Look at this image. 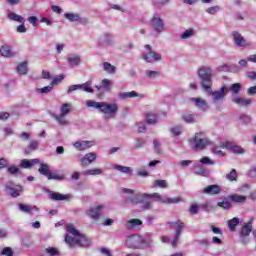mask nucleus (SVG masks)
<instances>
[{"label": "nucleus", "instance_id": "79ce46f5", "mask_svg": "<svg viewBox=\"0 0 256 256\" xmlns=\"http://www.w3.org/2000/svg\"><path fill=\"white\" fill-rule=\"evenodd\" d=\"M47 179H48L49 181H51V180H54V181H63V180L65 179V177H64L63 175H59V174H57V173H52V172H50V174H48V176H47Z\"/></svg>", "mask_w": 256, "mask_h": 256}, {"label": "nucleus", "instance_id": "39448f33", "mask_svg": "<svg viewBox=\"0 0 256 256\" xmlns=\"http://www.w3.org/2000/svg\"><path fill=\"white\" fill-rule=\"evenodd\" d=\"M168 227L175 230L174 239L172 240V247H177L179 245V240L181 239V233L185 229V223L181 220L175 222H168Z\"/></svg>", "mask_w": 256, "mask_h": 256}, {"label": "nucleus", "instance_id": "338daca9", "mask_svg": "<svg viewBox=\"0 0 256 256\" xmlns=\"http://www.w3.org/2000/svg\"><path fill=\"white\" fill-rule=\"evenodd\" d=\"M1 253H2V255H5V256H13V250L9 247L4 248L1 251Z\"/></svg>", "mask_w": 256, "mask_h": 256}, {"label": "nucleus", "instance_id": "5701e85b", "mask_svg": "<svg viewBox=\"0 0 256 256\" xmlns=\"http://www.w3.org/2000/svg\"><path fill=\"white\" fill-rule=\"evenodd\" d=\"M0 55H2V57H6L7 59H11V57H15V52L11 46L3 45L0 48Z\"/></svg>", "mask_w": 256, "mask_h": 256}, {"label": "nucleus", "instance_id": "dca6fc26", "mask_svg": "<svg viewBox=\"0 0 256 256\" xmlns=\"http://www.w3.org/2000/svg\"><path fill=\"white\" fill-rule=\"evenodd\" d=\"M190 102L194 103L195 107L199 109V111H207L209 109V104H207V100L197 97V98H190Z\"/></svg>", "mask_w": 256, "mask_h": 256}, {"label": "nucleus", "instance_id": "2f4dec72", "mask_svg": "<svg viewBox=\"0 0 256 256\" xmlns=\"http://www.w3.org/2000/svg\"><path fill=\"white\" fill-rule=\"evenodd\" d=\"M38 172L40 173V175L48 177V175L51 173V168L48 166V164L40 163V168L38 169Z\"/></svg>", "mask_w": 256, "mask_h": 256}, {"label": "nucleus", "instance_id": "aec40b11", "mask_svg": "<svg viewBox=\"0 0 256 256\" xmlns=\"http://www.w3.org/2000/svg\"><path fill=\"white\" fill-rule=\"evenodd\" d=\"M72 197L71 194H61L59 192H52L49 194V198L52 199V201H69Z\"/></svg>", "mask_w": 256, "mask_h": 256}, {"label": "nucleus", "instance_id": "c85d7f7f", "mask_svg": "<svg viewBox=\"0 0 256 256\" xmlns=\"http://www.w3.org/2000/svg\"><path fill=\"white\" fill-rule=\"evenodd\" d=\"M18 207H19L20 211H22V213H31L32 211L39 212V208L37 206H30L27 204H19Z\"/></svg>", "mask_w": 256, "mask_h": 256}, {"label": "nucleus", "instance_id": "680f3d73", "mask_svg": "<svg viewBox=\"0 0 256 256\" xmlns=\"http://www.w3.org/2000/svg\"><path fill=\"white\" fill-rule=\"evenodd\" d=\"M220 10H221V7H219V6L209 7L206 10V13H209V15H215V13H217Z\"/></svg>", "mask_w": 256, "mask_h": 256}, {"label": "nucleus", "instance_id": "423d86ee", "mask_svg": "<svg viewBox=\"0 0 256 256\" xmlns=\"http://www.w3.org/2000/svg\"><path fill=\"white\" fill-rule=\"evenodd\" d=\"M145 51L142 54V59L146 61V63H157V61H161V54L153 51V47L147 44L144 46Z\"/></svg>", "mask_w": 256, "mask_h": 256}, {"label": "nucleus", "instance_id": "0eeeda50", "mask_svg": "<svg viewBox=\"0 0 256 256\" xmlns=\"http://www.w3.org/2000/svg\"><path fill=\"white\" fill-rule=\"evenodd\" d=\"M143 197H149L150 199H155L158 203H165L167 205L181 203L182 201L179 197L169 198L167 196L160 195L159 193H153L151 195L144 193Z\"/></svg>", "mask_w": 256, "mask_h": 256}, {"label": "nucleus", "instance_id": "4be33fe9", "mask_svg": "<svg viewBox=\"0 0 256 256\" xmlns=\"http://www.w3.org/2000/svg\"><path fill=\"white\" fill-rule=\"evenodd\" d=\"M141 225H143V221H141V219H138V218L127 220L125 223V227L129 231H131L133 229H137V227H139Z\"/></svg>", "mask_w": 256, "mask_h": 256}, {"label": "nucleus", "instance_id": "052dcab7", "mask_svg": "<svg viewBox=\"0 0 256 256\" xmlns=\"http://www.w3.org/2000/svg\"><path fill=\"white\" fill-rule=\"evenodd\" d=\"M195 173H196V175H205L207 173V170L205 168H203L201 165H196Z\"/></svg>", "mask_w": 256, "mask_h": 256}, {"label": "nucleus", "instance_id": "20e7f679", "mask_svg": "<svg viewBox=\"0 0 256 256\" xmlns=\"http://www.w3.org/2000/svg\"><path fill=\"white\" fill-rule=\"evenodd\" d=\"M189 144L194 151H203L211 145V140L203 132H197L194 137L189 139Z\"/></svg>", "mask_w": 256, "mask_h": 256}, {"label": "nucleus", "instance_id": "6ab92c4d", "mask_svg": "<svg viewBox=\"0 0 256 256\" xmlns=\"http://www.w3.org/2000/svg\"><path fill=\"white\" fill-rule=\"evenodd\" d=\"M95 159H97V154H95V152H90V153H87L82 158H80L79 161H80L82 167H87L88 165H91V163H93V161H95Z\"/></svg>", "mask_w": 256, "mask_h": 256}, {"label": "nucleus", "instance_id": "cd10ccee", "mask_svg": "<svg viewBox=\"0 0 256 256\" xmlns=\"http://www.w3.org/2000/svg\"><path fill=\"white\" fill-rule=\"evenodd\" d=\"M103 71L109 75H115L117 73V67L113 66L109 62H103Z\"/></svg>", "mask_w": 256, "mask_h": 256}, {"label": "nucleus", "instance_id": "f8f14e48", "mask_svg": "<svg viewBox=\"0 0 256 256\" xmlns=\"http://www.w3.org/2000/svg\"><path fill=\"white\" fill-rule=\"evenodd\" d=\"M151 27L154 29V31H157V33H161L165 29V24L163 23V19L158 14H155L151 19Z\"/></svg>", "mask_w": 256, "mask_h": 256}, {"label": "nucleus", "instance_id": "f03ea898", "mask_svg": "<svg viewBox=\"0 0 256 256\" xmlns=\"http://www.w3.org/2000/svg\"><path fill=\"white\" fill-rule=\"evenodd\" d=\"M87 107H93L98 109L105 119H115L117 113H119V104L117 103H107V102H97L93 100L86 101Z\"/></svg>", "mask_w": 256, "mask_h": 256}, {"label": "nucleus", "instance_id": "5fc2aeb1", "mask_svg": "<svg viewBox=\"0 0 256 256\" xmlns=\"http://www.w3.org/2000/svg\"><path fill=\"white\" fill-rule=\"evenodd\" d=\"M143 197H147V196H143V194L142 195H136L132 199H130V202H132L133 205H137L139 203H142Z\"/></svg>", "mask_w": 256, "mask_h": 256}, {"label": "nucleus", "instance_id": "0e129e2a", "mask_svg": "<svg viewBox=\"0 0 256 256\" xmlns=\"http://www.w3.org/2000/svg\"><path fill=\"white\" fill-rule=\"evenodd\" d=\"M134 147L136 149H141V147H145V140L144 139H138L135 141Z\"/></svg>", "mask_w": 256, "mask_h": 256}, {"label": "nucleus", "instance_id": "a19ab883", "mask_svg": "<svg viewBox=\"0 0 256 256\" xmlns=\"http://www.w3.org/2000/svg\"><path fill=\"white\" fill-rule=\"evenodd\" d=\"M59 255V250L57 248L49 247L46 248L44 253L41 256H54Z\"/></svg>", "mask_w": 256, "mask_h": 256}, {"label": "nucleus", "instance_id": "ea45409f", "mask_svg": "<svg viewBox=\"0 0 256 256\" xmlns=\"http://www.w3.org/2000/svg\"><path fill=\"white\" fill-rule=\"evenodd\" d=\"M146 123H148V125H155L157 123V115L153 113H147Z\"/></svg>", "mask_w": 256, "mask_h": 256}, {"label": "nucleus", "instance_id": "6e6d98bb", "mask_svg": "<svg viewBox=\"0 0 256 256\" xmlns=\"http://www.w3.org/2000/svg\"><path fill=\"white\" fill-rule=\"evenodd\" d=\"M89 82L80 84V88L82 91H86V93H93V88L90 86Z\"/></svg>", "mask_w": 256, "mask_h": 256}, {"label": "nucleus", "instance_id": "603ef678", "mask_svg": "<svg viewBox=\"0 0 256 256\" xmlns=\"http://www.w3.org/2000/svg\"><path fill=\"white\" fill-rule=\"evenodd\" d=\"M182 119L186 122V123H195V115L193 114H189L186 113L182 116Z\"/></svg>", "mask_w": 256, "mask_h": 256}, {"label": "nucleus", "instance_id": "4468645a", "mask_svg": "<svg viewBox=\"0 0 256 256\" xmlns=\"http://www.w3.org/2000/svg\"><path fill=\"white\" fill-rule=\"evenodd\" d=\"M220 147H222V149H228L236 155H243V153H245V149H243L241 146H235L231 142H221Z\"/></svg>", "mask_w": 256, "mask_h": 256}, {"label": "nucleus", "instance_id": "c03bdc74", "mask_svg": "<svg viewBox=\"0 0 256 256\" xmlns=\"http://www.w3.org/2000/svg\"><path fill=\"white\" fill-rule=\"evenodd\" d=\"M237 225H239V218L235 217L228 221V228L230 231H235Z\"/></svg>", "mask_w": 256, "mask_h": 256}, {"label": "nucleus", "instance_id": "f704fd0d", "mask_svg": "<svg viewBox=\"0 0 256 256\" xmlns=\"http://www.w3.org/2000/svg\"><path fill=\"white\" fill-rule=\"evenodd\" d=\"M28 63L27 61L21 62L20 64H18L17 66V73H19V75H27L28 73Z\"/></svg>", "mask_w": 256, "mask_h": 256}, {"label": "nucleus", "instance_id": "bb28decb", "mask_svg": "<svg viewBox=\"0 0 256 256\" xmlns=\"http://www.w3.org/2000/svg\"><path fill=\"white\" fill-rule=\"evenodd\" d=\"M70 67H77L81 63V56L72 54L67 58Z\"/></svg>", "mask_w": 256, "mask_h": 256}, {"label": "nucleus", "instance_id": "1a4fd4ad", "mask_svg": "<svg viewBox=\"0 0 256 256\" xmlns=\"http://www.w3.org/2000/svg\"><path fill=\"white\" fill-rule=\"evenodd\" d=\"M211 95L212 101L214 103H219V101H223L227 94L229 93V88L227 86H222L219 90L213 91L210 87V91H206Z\"/></svg>", "mask_w": 256, "mask_h": 256}, {"label": "nucleus", "instance_id": "37998d69", "mask_svg": "<svg viewBox=\"0 0 256 256\" xmlns=\"http://www.w3.org/2000/svg\"><path fill=\"white\" fill-rule=\"evenodd\" d=\"M113 40L111 39V37L109 36H102L100 39H99V46L100 47H105V45H109Z\"/></svg>", "mask_w": 256, "mask_h": 256}, {"label": "nucleus", "instance_id": "9d476101", "mask_svg": "<svg viewBox=\"0 0 256 256\" xmlns=\"http://www.w3.org/2000/svg\"><path fill=\"white\" fill-rule=\"evenodd\" d=\"M64 17L70 21V23H80V25H87V23H89V18H83L81 15L73 12L65 13Z\"/></svg>", "mask_w": 256, "mask_h": 256}, {"label": "nucleus", "instance_id": "72a5a7b5", "mask_svg": "<svg viewBox=\"0 0 256 256\" xmlns=\"http://www.w3.org/2000/svg\"><path fill=\"white\" fill-rule=\"evenodd\" d=\"M114 169L120 171V173H125V175H131L133 173V168L128 166L115 165Z\"/></svg>", "mask_w": 256, "mask_h": 256}, {"label": "nucleus", "instance_id": "4c0bfd02", "mask_svg": "<svg viewBox=\"0 0 256 256\" xmlns=\"http://www.w3.org/2000/svg\"><path fill=\"white\" fill-rule=\"evenodd\" d=\"M195 35V29L190 28L188 30H185L181 35L180 39H191V37H194Z\"/></svg>", "mask_w": 256, "mask_h": 256}, {"label": "nucleus", "instance_id": "a18cd8bd", "mask_svg": "<svg viewBox=\"0 0 256 256\" xmlns=\"http://www.w3.org/2000/svg\"><path fill=\"white\" fill-rule=\"evenodd\" d=\"M218 207H220L221 209H231V201L224 199L220 202L217 203Z\"/></svg>", "mask_w": 256, "mask_h": 256}, {"label": "nucleus", "instance_id": "13d9d810", "mask_svg": "<svg viewBox=\"0 0 256 256\" xmlns=\"http://www.w3.org/2000/svg\"><path fill=\"white\" fill-rule=\"evenodd\" d=\"M65 79V75L60 74L58 76H55L51 82V85H57V83H61V81H63Z\"/></svg>", "mask_w": 256, "mask_h": 256}, {"label": "nucleus", "instance_id": "e433bc0d", "mask_svg": "<svg viewBox=\"0 0 256 256\" xmlns=\"http://www.w3.org/2000/svg\"><path fill=\"white\" fill-rule=\"evenodd\" d=\"M101 87L104 91H111V88L113 87V82L111 80L105 78L101 81Z\"/></svg>", "mask_w": 256, "mask_h": 256}, {"label": "nucleus", "instance_id": "c9c22d12", "mask_svg": "<svg viewBox=\"0 0 256 256\" xmlns=\"http://www.w3.org/2000/svg\"><path fill=\"white\" fill-rule=\"evenodd\" d=\"M8 19H10V21H17L18 23H24V21H25V19L21 15L15 13V12L9 13Z\"/></svg>", "mask_w": 256, "mask_h": 256}, {"label": "nucleus", "instance_id": "09e8293b", "mask_svg": "<svg viewBox=\"0 0 256 256\" xmlns=\"http://www.w3.org/2000/svg\"><path fill=\"white\" fill-rule=\"evenodd\" d=\"M146 77H148V79H157V77H159L160 73L159 71H153V70H147L145 72Z\"/></svg>", "mask_w": 256, "mask_h": 256}, {"label": "nucleus", "instance_id": "b1692460", "mask_svg": "<svg viewBox=\"0 0 256 256\" xmlns=\"http://www.w3.org/2000/svg\"><path fill=\"white\" fill-rule=\"evenodd\" d=\"M205 195H219L221 193V187L219 185H209L203 189Z\"/></svg>", "mask_w": 256, "mask_h": 256}, {"label": "nucleus", "instance_id": "2eb2a0df", "mask_svg": "<svg viewBox=\"0 0 256 256\" xmlns=\"http://www.w3.org/2000/svg\"><path fill=\"white\" fill-rule=\"evenodd\" d=\"M252 227L253 226L251 225V223H246L243 225L242 230L240 232L241 243L243 245H247V243H249V239L247 237H249Z\"/></svg>", "mask_w": 256, "mask_h": 256}, {"label": "nucleus", "instance_id": "ddd939ff", "mask_svg": "<svg viewBox=\"0 0 256 256\" xmlns=\"http://www.w3.org/2000/svg\"><path fill=\"white\" fill-rule=\"evenodd\" d=\"M232 37L236 47H249L251 45V43L247 42L243 35L237 31L232 32Z\"/></svg>", "mask_w": 256, "mask_h": 256}, {"label": "nucleus", "instance_id": "f257e3e1", "mask_svg": "<svg viewBox=\"0 0 256 256\" xmlns=\"http://www.w3.org/2000/svg\"><path fill=\"white\" fill-rule=\"evenodd\" d=\"M67 232L69 234L65 236V243H67L69 247H89V245H91V240L79 233L72 224L67 226Z\"/></svg>", "mask_w": 256, "mask_h": 256}, {"label": "nucleus", "instance_id": "7ed1b4c3", "mask_svg": "<svg viewBox=\"0 0 256 256\" xmlns=\"http://www.w3.org/2000/svg\"><path fill=\"white\" fill-rule=\"evenodd\" d=\"M197 74L202 88L211 91V87H213V69L209 66H202L198 69Z\"/></svg>", "mask_w": 256, "mask_h": 256}, {"label": "nucleus", "instance_id": "f3484780", "mask_svg": "<svg viewBox=\"0 0 256 256\" xmlns=\"http://www.w3.org/2000/svg\"><path fill=\"white\" fill-rule=\"evenodd\" d=\"M95 145V142L93 141H76L73 143V147L77 149V151H86V149H91Z\"/></svg>", "mask_w": 256, "mask_h": 256}, {"label": "nucleus", "instance_id": "bf43d9fd", "mask_svg": "<svg viewBox=\"0 0 256 256\" xmlns=\"http://www.w3.org/2000/svg\"><path fill=\"white\" fill-rule=\"evenodd\" d=\"M240 121L245 125H249V123H251V116L247 114H242L240 115Z\"/></svg>", "mask_w": 256, "mask_h": 256}, {"label": "nucleus", "instance_id": "393cba45", "mask_svg": "<svg viewBox=\"0 0 256 256\" xmlns=\"http://www.w3.org/2000/svg\"><path fill=\"white\" fill-rule=\"evenodd\" d=\"M39 163H41V160H39L38 158L31 160L23 159L20 162V167H22L23 169H31L33 165H39Z\"/></svg>", "mask_w": 256, "mask_h": 256}, {"label": "nucleus", "instance_id": "de8ad7c7", "mask_svg": "<svg viewBox=\"0 0 256 256\" xmlns=\"http://www.w3.org/2000/svg\"><path fill=\"white\" fill-rule=\"evenodd\" d=\"M153 187H160L161 189H167V187H169V185L167 184L166 180H156L153 183Z\"/></svg>", "mask_w": 256, "mask_h": 256}, {"label": "nucleus", "instance_id": "9b49d317", "mask_svg": "<svg viewBox=\"0 0 256 256\" xmlns=\"http://www.w3.org/2000/svg\"><path fill=\"white\" fill-rule=\"evenodd\" d=\"M105 209V205L100 204L96 207H92L86 211V215L90 217V219H93V221H99L101 217V211Z\"/></svg>", "mask_w": 256, "mask_h": 256}, {"label": "nucleus", "instance_id": "7c9ffc66", "mask_svg": "<svg viewBox=\"0 0 256 256\" xmlns=\"http://www.w3.org/2000/svg\"><path fill=\"white\" fill-rule=\"evenodd\" d=\"M82 175L89 177L90 175H103V169L92 168L82 172Z\"/></svg>", "mask_w": 256, "mask_h": 256}, {"label": "nucleus", "instance_id": "3c124183", "mask_svg": "<svg viewBox=\"0 0 256 256\" xmlns=\"http://www.w3.org/2000/svg\"><path fill=\"white\" fill-rule=\"evenodd\" d=\"M228 181H237V170L232 169L230 173L226 174Z\"/></svg>", "mask_w": 256, "mask_h": 256}, {"label": "nucleus", "instance_id": "412c9836", "mask_svg": "<svg viewBox=\"0 0 256 256\" xmlns=\"http://www.w3.org/2000/svg\"><path fill=\"white\" fill-rule=\"evenodd\" d=\"M5 191L7 195L10 197H19L21 195V191H23V187L20 186V189L13 187V184H7L5 186Z\"/></svg>", "mask_w": 256, "mask_h": 256}, {"label": "nucleus", "instance_id": "8fccbe9b", "mask_svg": "<svg viewBox=\"0 0 256 256\" xmlns=\"http://www.w3.org/2000/svg\"><path fill=\"white\" fill-rule=\"evenodd\" d=\"M230 91H232L234 95H239V93L241 92V84L239 83L232 84L230 86Z\"/></svg>", "mask_w": 256, "mask_h": 256}, {"label": "nucleus", "instance_id": "a878e982", "mask_svg": "<svg viewBox=\"0 0 256 256\" xmlns=\"http://www.w3.org/2000/svg\"><path fill=\"white\" fill-rule=\"evenodd\" d=\"M39 149V141L31 140L28 147L25 148L24 153L25 155H31L32 151H37Z\"/></svg>", "mask_w": 256, "mask_h": 256}, {"label": "nucleus", "instance_id": "864d4df0", "mask_svg": "<svg viewBox=\"0 0 256 256\" xmlns=\"http://www.w3.org/2000/svg\"><path fill=\"white\" fill-rule=\"evenodd\" d=\"M52 91H53V85L50 84L49 86H45L43 88L38 89L37 93L47 94V93H51Z\"/></svg>", "mask_w": 256, "mask_h": 256}, {"label": "nucleus", "instance_id": "774afa93", "mask_svg": "<svg viewBox=\"0 0 256 256\" xmlns=\"http://www.w3.org/2000/svg\"><path fill=\"white\" fill-rule=\"evenodd\" d=\"M171 133H173V135H181V126H176L172 128Z\"/></svg>", "mask_w": 256, "mask_h": 256}, {"label": "nucleus", "instance_id": "4d7b16f0", "mask_svg": "<svg viewBox=\"0 0 256 256\" xmlns=\"http://www.w3.org/2000/svg\"><path fill=\"white\" fill-rule=\"evenodd\" d=\"M200 163L202 165H215V161L211 160V158L205 156L200 159Z\"/></svg>", "mask_w": 256, "mask_h": 256}, {"label": "nucleus", "instance_id": "6e6552de", "mask_svg": "<svg viewBox=\"0 0 256 256\" xmlns=\"http://www.w3.org/2000/svg\"><path fill=\"white\" fill-rule=\"evenodd\" d=\"M126 244L130 249H141L143 245H147V242L141 235H132L127 238Z\"/></svg>", "mask_w": 256, "mask_h": 256}, {"label": "nucleus", "instance_id": "69168bd1", "mask_svg": "<svg viewBox=\"0 0 256 256\" xmlns=\"http://www.w3.org/2000/svg\"><path fill=\"white\" fill-rule=\"evenodd\" d=\"M191 215H197L199 213V206L197 204H192L189 209Z\"/></svg>", "mask_w": 256, "mask_h": 256}, {"label": "nucleus", "instance_id": "a211bd4d", "mask_svg": "<svg viewBox=\"0 0 256 256\" xmlns=\"http://www.w3.org/2000/svg\"><path fill=\"white\" fill-rule=\"evenodd\" d=\"M232 103L238 105V107H249L253 103V100L236 95L232 98Z\"/></svg>", "mask_w": 256, "mask_h": 256}, {"label": "nucleus", "instance_id": "49530a36", "mask_svg": "<svg viewBox=\"0 0 256 256\" xmlns=\"http://www.w3.org/2000/svg\"><path fill=\"white\" fill-rule=\"evenodd\" d=\"M221 149H223V147H221V142H220V145L219 146H214L212 148V153L214 155H217L218 157H224L225 156V153H223V151H221Z\"/></svg>", "mask_w": 256, "mask_h": 256}, {"label": "nucleus", "instance_id": "e2e57ef3", "mask_svg": "<svg viewBox=\"0 0 256 256\" xmlns=\"http://www.w3.org/2000/svg\"><path fill=\"white\" fill-rule=\"evenodd\" d=\"M8 173H10V175H19V168H17L16 166H10L7 169Z\"/></svg>", "mask_w": 256, "mask_h": 256}, {"label": "nucleus", "instance_id": "58836bf2", "mask_svg": "<svg viewBox=\"0 0 256 256\" xmlns=\"http://www.w3.org/2000/svg\"><path fill=\"white\" fill-rule=\"evenodd\" d=\"M71 104L65 103L60 108V115L67 116L69 113H71Z\"/></svg>", "mask_w": 256, "mask_h": 256}, {"label": "nucleus", "instance_id": "c756f323", "mask_svg": "<svg viewBox=\"0 0 256 256\" xmlns=\"http://www.w3.org/2000/svg\"><path fill=\"white\" fill-rule=\"evenodd\" d=\"M51 117H53V119H55L59 125H69V120H66V116L63 114L57 115L55 113H51Z\"/></svg>", "mask_w": 256, "mask_h": 256}, {"label": "nucleus", "instance_id": "473e14b6", "mask_svg": "<svg viewBox=\"0 0 256 256\" xmlns=\"http://www.w3.org/2000/svg\"><path fill=\"white\" fill-rule=\"evenodd\" d=\"M230 201L233 203H245L247 201V196L239 195V194H233L230 197Z\"/></svg>", "mask_w": 256, "mask_h": 256}]
</instances>
